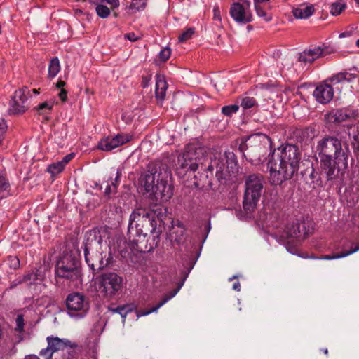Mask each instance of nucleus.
<instances>
[{"instance_id": "obj_1", "label": "nucleus", "mask_w": 359, "mask_h": 359, "mask_svg": "<svg viewBox=\"0 0 359 359\" xmlns=\"http://www.w3.org/2000/svg\"><path fill=\"white\" fill-rule=\"evenodd\" d=\"M200 169L203 172H198L200 182H195L196 187L205 186L212 188L213 171L215 169V177L220 184H226L233 180L238 172L236 156L232 151H225L219 158L210 159L202 154L201 149H198L193 144L187 145L184 151L178 156L177 172L179 175H185L189 171L195 172Z\"/></svg>"}, {"instance_id": "obj_8", "label": "nucleus", "mask_w": 359, "mask_h": 359, "mask_svg": "<svg viewBox=\"0 0 359 359\" xmlns=\"http://www.w3.org/2000/svg\"><path fill=\"white\" fill-rule=\"evenodd\" d=\"M98 286L105 298L113 299L121 291L123 278L114 272L103 273L98 278Z\"/></svg>"}, {"instance_id": "obj_33", "label": "nucleus", "mask_w": 359, "mask_h": 359, "mask_svg": "<svg viewBox=\"0 0 359 359\" xmlns=\"http://www.w3.org/2000/svg\"><path fill=\"white\" fill-rule=\"evenodd\" d=\"M76 347V344H72L68 346L65 351L63 352L62 358L63 359H76L77 352L74 349Z\"/></svg>"}, {"instance_id": "obj_14", "label": "nucleus", "mask_w": 359, "mask_h": 359, "mask_svg": "<svg viewBox=\"0 0 359 359\" xmlns=\"http://www.w3.org/2000/svg\"><path fill=\"white\" fill-rule=\"evenodd\" d=\"M299 174L305 183L313 188L322 185L320 173L315 170L313 163L309 160H304V162H302Z\"/></svg>"}, {"instance_id": "obj_5", "label": "nucleus", "mask_w": 359, "mask_h": 359, "mask_svg": "<svg viewBox=\"0 0 359 359\" xmlns=\"http://www.w3.org/2000/svg\"><path fill=\"white\" fill-rule=\"evenodd\" d=\"M83 242L84 257L88 266L93 271H99L111 264L113 257L111 254L104 259L101 249L102 238L96 232H88L86 234Z\"/></svg>"}, {"instance_id": "obj_35", "label": "nucleus", "mask_w": 359, "mask_h": 359, "mask_svg": "<svg viewBox=\"0 0 359 359\" xmlns=\"http://www.w3.org/2000/svg\"><path fill=\"white\" fill-rule=\"evenodd\" d=\"M346 4L339 2L333 3L330 6V13L332 15H339L345 9Z\"/></svg>"}, {"instance_id": "obj_48", "label": "nucleus", "mask_w": 359, "mask_h": 359, "mask_svg": "<svg viewBox=\"0 0 359 359\" xmlns=\"http://www.w3.org/2000/svg\"><path fill=\"white\" fill-rule=\"evenodd\" d=\"M213 19L214 20H217L219 22H221L222 20L220 11L218 6H215L213 8Z\"/></svg>"}, {"instance_id": "obj_17", "label": "nucleus", "mask_w": 359, "mask_h": 359, "mask_svg": "<svg viewBox=\"0 0 359 359\" xmlns=\"http://www.w3.org/2000/svg\"><path fill=\"white\" fill-rule=\"evenodd\" d=\"M131 140V136L126 134H117L114 137H106L100 140L97 148L104 151H111L113 149L121 146Z\"/></svg>"}, {"instance_id": "obj_54", "label": "nucleus", "mask_w": 359, "mask_h": 359, "mask_svg": "<svg viewBox=\"0 0 359 359\" xmlns=\"http://www.w3.org/2000/svg\"><path fill=\"white\" fill-rule=\"evenodd\" d=\"M232 288L234 290L239 292L241 290V284H240L239 281L235 282L233 284Z\"/></svg>"}, {"instance_id": "obj_29", "label": "nucleus", "mask_w": 359, "mask_h": 359, "mask_svg": "<svg viewBox=\"0 0 359 359\" xmlns=\"http://www.w3.org/2000/svg\"><path fill=\"white\" fill-rule=\"evenodd\" d=\"M54 101L50 100L39 104L34 109L39 115H45L50 114L54 106Z\"/></svg>"}, {"instance_id": "obj_45", "label": "nucleus", "mask_w": 359, "mask_h": 359, "mask_svg": "<svg viewBox=\"0 0 359 359\" xmlns=\"http://www.w3.org/2000/svg\"><path fill=\"white\" fill-rule=\"evenodd\" d=\"M112 312L118 313L123 318H125L128 313L126 306H119L115 309H111Z\"/></svg>"}, {"instance_id": "obj_19", "label": "nucleus", "mask_w": 359, "mask_h": 359, "mask_svg": "<svg viewBox=\"0 0 359 359\" xmlns=\"http://www.w3.org/2000/svg\"><path fill=\"white\" fill-rule=\"evenodd\" d=\"M313 95L318 102L327 104L333 99L334 89L331 85L323 81L316 87Z\"/></svg>"}, {"instance_id": "obj_63", "label": "nucleus", "mask_w": 359, "mask_h": 359, "mask_svg": "<svg viewBox=\"0 0 359 359\" xmlns=\"http://www.w3.org/2000/svg\"><path fill=\"white\" fill-rule=\"evenodd\" d=\"M356 46L359 48V39L356 41Z\"/></svg>"}, {"instance_id": "obj_28", "label": "nucleus", "mask_w": 359, "mask_h": 359, "mask_svg": "<svg viewBox=\"0 0 359 359\" xmlns=\"http://www.w3.org/2000/svg\"><path fill=\"white\" fill-rule=\"evenodd\" d=\"M16 326L15 331L18 333V341H21L23 339L22 334L25 332V319L22 314H18L15 318Z\"/></svg>"}, {"instance_id": "obj_62", "label": "nucleus", "mask_w": 359, "mask_h": 359, "mask_svg": "<svg viewBox=\"0 0 359 359\" xmlns=\"http://www.w3.org/2000/svg\"><path fill=\"white\" fill-rule=\"evenodd\" d=\"M245 146H246V145H241V146L239 147V149H240L241 151H243V149H244V147H245Z\"/></svg>"}, {"instance_id": "obj_53", "label": "nucleus", "mask_w": 359, "mask_h": 359, "mask_svg": "<svg viewBox=\"0 0 359 359\" xmlns=\"http://www.w3.org/2000/svg\"><path fill=\"white\" fill-rule=\"evenodd\" d=\"M151 80V76H142V87L147 88L149 85V83Z\"/></svg>"}, {"instance_id": "obj_57", "label": "nucleus", "mask_w": 359, "mask_h": 359, "mask_svg": "<svg viewBox=\"0 0 359 359\" xmlns=\"http://www.w3.org/2000/svg\"><path fill=\"white\" fill-rule=\"evenodd\" d=\"M24 359H40L37 355H29L25 356Z\"/></svg>"}, {"instance_id": "obj_20", "label": "nucleus", "mask_w": 359, "mask_h": 359, "mask_svg": "<svg viewBox=\"0 0 359 359\" xmlns=\"http://www.w3.org/2000/svg\"><path fill=\"white\" fill-rule=\"evenodd\" d=\"M356 77L357 75L355 74L348 73L347 72H341L333 74L332 76L326 79L325 81L333 87V86L344 81L350 83L353 81Z\"/></svg>"}, {"instance_id": "obj_44", "label": "nucleus", "mask_w": 359, "mask_h": 359, "mask_svg": "<svg viewBox=\"0 0 359 359\" xmlns=\"http://www.w3.org/2000/svg\"><path fill=\"white\" fill-rule=\"evenodd\" d=\"M7 130V125L4 118H0V145L4 139V135Z\"/></svg>"}, {"instance_id": "obj_39", "label": "nucleus", "mask_w": 359, "mask_h": 359, "mask_svg": "<svg viewBox=\"0 0 359 359\" xmlns=\"http://www.w3.org/2000/svg\"><path fill=\"white\" fill-rule=\"evenodd\" d=\"M257 15L263 18L266 22H269L272 19V15L270 13L266 12L261 6H257L255 7Z\"/></svg>"}, {"instance_id": "obj_47", "label": "nucleus", "mask_w": 359, "mask_h": 359, "mask_svg": "<svg viewBox=\"0 0 359 359\" xmlns=\"http://www.w3.org/2000/svg\"><path fill=\"white\" fill-rule=\"evenodd\" d=\"M173 229L175 230V226L177 227V229H180L181 231V236H183L185 235V228L184 226V224L182 222L177 221L176 224L172 222Z\"/></svg>"}, {"instance_id": "obj_26", "label": "nucleus", "mask_w": 359, "mask_h": 359, "mask_svg": "<svg viewBox=\"0 0 359 359\" xmlns=\"http://www.w3.org/2000/svg\"><path fill=\"white\" fill-rule=\"evenodd\" d=\"M359 250V244H357L355 247L352 248L349 250L347 251H343L340 253H334L332 255H324L320 257H316V259H324V260H332V259H336L339 258L345 257L346 256H348L357 251Z\"/></svg>"}, {"instance_id": "obj_59", "label": "nucleus", "mask_w": 359, "mask_h": 359, "mask_svg": "<svg viewBox=\"0 0 359 359\" xmlns=\"http://www.w3.org/2000/svg\"><path fill=\"white\" fill-rule=\"evenodd\" d=\"M322 351H323L325 355H327V353H328V350H327V348H323V349H322Z\"/></svg>"}, {"instance_id": "obj_42", "label": "nucleus", "mask_w": 359, "mask_h": 359, "mask_svg": "<svg viewBox=\"0 0 359 359\" xmlns=\"http://www.w3.org/2000/svg\"><path fill=\"white\" fill-rule=\"evenodd\" d=\"M10 187L8 179L0 172V193L6 191Z\"/></svg>"}, {"instance_id": "obj_12", "label": "nucleus", "mask_w": 359, "mask_h": 359, "mask_svg": "<svg viewBox=\"0 0 359 359\" xmlns=\"http://www.w3.org/2000/svg\"><path fill=\"white\" fill-rule=\"evenodd\" d=\"M250 1L248 0H240L234 2L230 8V15L237 22L247 24L252 21V15L250 10Z\"/></svg>"}, {"instance_id": "obj_58", "label": "nucleus", "mask_w": 359, "mask_h": 359, "mask_svg": "<svg viewBox=\"0 0 359 359\" xmlns=\"http://www.w3.org/2000/svg\"><path fill=\"white\" fill-rule=\"evenodd\" d=\"M33 93H35V94H39V89H33L32 90Z\"/></svg>"}, {"instance_id": "obj_21", "label": "nucleus", "mask_w": 359, "mask_h": 359, "mask_svg": "<svg viewBox=\"0 0 359 359\" xmlns=\"http://www.w3.org/2000/svg\"><path fill=\"white\" fill-rule=\"evenodd\" d=\"M44 278L45 275L41 271V267H39L36 268L24 275L22 279L24 283H26L28 285H33L38 283L39 282H42L44 280Z\"/></svg>"}, {"instance_id": "obj_49", "label": "nucleus", "mask_w": 359, "mask_h": 359, "mask_svg": "<svg viewBox=\"0 0 359 359\" xmlns=\"http://www.w3.org/2000/svg\"><path fill=\"white\" fill-rule=\"evenodd\" d=\"M125 39L134 42L140 39L139 36H137L134 32H130L128 34H126L124 36Z\"/></svg>"}, {"instance_id": "obj_40", "label": "nucleus", "mask_w": 359, "mask_h": 359, "mask_svg": "<svg viewBox=\"0 0 359 359\" xmlns=\"http://www.w3.org/2000/svg\"><path fill=\"white\" fill-rule=\"evenodd\" d=\"M346 114H347V120H353L359 117V109L351 107H344Z\"/></svg>"}, {"instance_id": "obj_50", "label": "nucleus", "mask_w": 359, "mask_h": 359, "mask_svg": "<svg viewBox=\"0 0 359 359\" xmlns=\"http://www.w3.org/2000/svg\"><path fill=\"white\" fill-rule=\"evenodd\" d=\"M110 5L112 9L119 6V0H102Z\"/></svg>"}, {"instance_id": "obj_37", "label": "nucleus", "mask_w": 359, "mask_h": 359, "mask_svg": "<svg viewBox=\"0 0 359 359\" xmlns=\"http://www.w3.org/2000/svg\"><path fill=\"white\" fill-rule=\"evenodd\" d=\"M147 4V0H132L129 8L131 10L141 11L145 8Z\"/></svg>"}, {"instance_id": "obj_61", "label": "nucleus", "mask_w": 359, "mask_h": 359, "mask_svg": "<svg viewBox=\"0 0 359 359\" xmlns=\"http://www.w3.org/2000/svg\"><path fill=\"white\" fill-rule=\"evenodd\" d=\"M237 278V276H233V277L229 278V281H231V280H233L234 278Z\"/></svg>"}, {"instance_id": "obj_56", "label": "nucleus", "mask_w": 359, "mask_h": 359, "mask_svg": "<svg viewBox=\"0 0 359 359\" xmlns=\"http://www.w3.org/2000/svg\"><path fill=\"white\" fill-rule=\"evenodd\" d=\"M13 260H14L13 268L17 269L20 266L19 259L17 257H15Z\"/></svg>"}, {"instance_id": "obj_51", "label": "nucleus", "mask_w": 359, "mask_h": 359, "mask_svg": "<svg viewBox=\"0 0 359 359\" xmlns=\"http://www.w3.org/2000/svg\"><path fill=\"white\" fill-rule=\"evenodd\" d=\"M58 96H59L60 99L62 102L67 101V91L65 89H64V88H62L60 92L58 94Z\"/></svg>"}, {"instance_id": "obj_18", "label": "nucleus", "mask_w": 359, "mask_h": 359, "mask_svg": "<svg viewBox=\"0 0 359 359\" xmlns=\"http://www.w3.org/2000/svg\"><path fill=\"white\" fill-rule=\"evenodd\" d=\"M161 175V173L158 172L156 167H154L140 176L139 183L141 189H143L144 191V194L147 193L151 195L154 188L156 184H155L156 180H157Z\"/></svg>"}, {"instance_id": "obj_60", "label": "nucleus", "mask_w": 359, "mask_h": 359, "mask_svg": "<svg viewBox=\"0 0 359 359\" xmlns=\"http://www.w3.org/2000/svg\"><path fill=\"white\" fill-rule=\"evenodd\" d=\"M345 36H346V33H345V32L341 33V34H339V38L344 37Z\"/></svg>"}, {"instance_id": "obj_2", "label": "nucleus", "mask_w": 359, "mask_h": 359, "mask_svg": "<svg viewBox=\"0 0 359 359\" xmlns=\"http://www.w3.org/2000/svg\"><path fill=\"white\" fill-rule=\"evenodd\" d=\"M302 162H304L302 152L297 144L286 143L274 149L269 156L267 163L271 184L280 185L297 176Z\"/></svg>"}, {"instance_id": "obj_7", "label": "nucleus", "mask_w": 359, "mask_h": 359, "mask_svg": "<svg viewBox=\"0 0 359 359\" xmlns=\"http://www.w3.org/2000/svg\"><path fill=\"white\" fill-rule=\"evenodd\" d=\"M264 184V177L260 173L250 174L245 177L243 207L246 213H251L256 208Z\"/></svg>"}, {"instance_id": "obj_6", "label": "nucleus", "mask_w": 359, "mask_h": 359, "mask_svg": "<svg viewBox=\"0 0 359 359\" xmlns=\"http://www.w3.org/2000/svg\"><path fill=\"white\" fill-rule=\"evenodd\" d=\"M56 279H63L67 283L77 284L81 279V263L78 257L72 252H64L55 268Z\"/></svg>"}, {"instance_id": "obj_41", "label": "nucleus", "mask_w": 359, "mask_h": 359, "mask_svg": "<svg viewBox=\"0 0 359 359\" xmlns=\"http://www.w3.org/2000/svg\"><path fill=\"white\" fill-rule=\"evenodd\" d=\"M171 241L176 243L178 245H180L184 241V236H181V231L180 229L174 230L171 233Z\"/></svg>"}, {"instance_id": "obj_24", "label": "nucleus", "mask_w": 359, "mask_h": 359, "mask_svg": "<svg viewBox=\"0 0 359 359\" xmlns=\"http://www.w3.org/2000/svg\"><path fill=\"white\" fill-rule=\"evenodd\" d=\"M286 233L289 237L299 238L302 234L306 236L307 233L305 231L304 224L299 222H293L286 227Z\"/></svg>"}, {"instance_id": "obj_11", "label": "nucleus", "mask_w": 359, "mask_h": 359, "mask_svg": "<svg viewBox=\"0 0 359 359\" xmlns=\"http://www.w3.org/2000/svg\"><path fill=\"white\" fill-rule=\"evenodd\" d=\"M334 52L333 47L323 43L321 46H314L304 50L299 54L298 60L305 65L312 64L317 59L325 57Z\"/></svg>"}, {"instance_id": "obj_13", "label": "nucleus", "mask_w": 359, "mask_h": 359, "mask_svg": "<svg viewBox=\"0 0 359 359\" xmlns=\"http://www.w3.org/2000/svg\"><path fill=\"white\" fill-rule=\"evenodd\" d=\"M48 346L41 350L39 355L44 359H53L54 353L65 351L71 345V341L67 339H60L57 337L48 336L46 338Z\"/></svg>"}, {"instance_id": "obj_10", "label": "nucleus", "mask_w": 359, "mask_h": 359, "mask_svg": "<svg viewBox=\"0 0 359 359\" xmlns=\"http://www.w3.org/2000/svg\"><path fill=\"white\" fill-rule=\"evenodd\" d=\"M196 258L194 256H191L189 258V261L187 263V265L185 266V270H184L182 273L183 276V278L181 281V283H179V286L177 289H175L172 291H171L169 294H165L163 299L154 306L151 307V309H145L139 311V316H147L149 315L153 312L156 311L160 307H161L163 305H164L167 302H168L170 299H171L173 297L176 295V294L178 292L180 288L184 284L186 278H187L189 273L193 269L194 264H196Z\"/></svg>"}, {"instance_id": "obj_64", "label": "nucleus", "mask_w": 359, "mask_h": 359, "mask_svg": "<svg viewBox=\"0 0 359 359\" xmlns=\"http://www.w3.org/2000/svg\"><path fill=\"white\" fill-rule=\"evenodd\" d=\"M355 1L359 6V0H355Z\"/></svg>"}, {"instance_id": "obj_15", "label": "nucleus", "mask_w": 359, "mask_h": 359, "mask_svg": "<svg viewBox=\"0 0 359 359\" xmlns=\"http://www.w3.org/2000/svg\"><path fill=\"white\" fill-rule=\"evenodd\" d=\"M29 94V89L25 87L15 91L11 101L9 112L11 114H19L28 109L27 100Z\"/></svg>"}, {"instance_id": "obj_23", "label": "nucleus", "mask_w": 359, "mask_h": 359, "mask_svg": "<svg viewBox=\"0 0 359 359\" xmlns=\"http://www.w3.org/2000/svg\"><path fill=\"white\" fill-rule=\"evenodd\" d=\"M327 119L333 123H339L347 120V114L344 108L332 110L327 114Z\"/></svg>"}, {"instance_id": "obj_30", "label": "nucleus", "mask_w": 359, "mask_h": 359, "mask_svg": "<svg viewBox=\"0 0 359 359\" xmlns=\"http://www.w3.org/2000/svg\"><path fill=\"white\" fill-rule=\"evenodd\" d=\"M60 70V64L57 57L51 59L48 66V77L54 78Z\"/></svg>"}, {"instance_id": "obj_25", "label": "nucleus", "mask_w": 359, "mask_h": 359, "mask_svg": "<svg viewBox=\"0 0 359 359\" xmlns=\"http://www.w3.org/2000/svg\"><path fill=\"white\" fill-rule=\"evenodd\" d=\"M314 11V6L313 5H309L303 8H293L292 13L296 18L306 19L311 16Z\"/></svg>"}, {"instance_id": "obj_43", "label": "nucleus", "mask_w": 359, "mask_h": 359, "mask_svg": "<svg viewBox=\"0 0 359 359\" xmlns=\"http://www.w3.org/2000/svg\"><path fill=\"white\" fill-rule=\"evenodd\" d=\"M171 50L169 48H165L159 53V59L161 62H166L170 57Z\"/></svg>"}, {"instance_id": "obj_3", "label": "nucleus", "mask_w": 359, "mask_h": 359, "mask_svg": "<svg viewBox=\"0 0 359 359\" xmlns=\"http://www.w3.org/2000/svg\"><path fill=\"white\" fill-rule=\"evenodd\" d=\"M317 151L320 168L327 180H336L344 174L351 154L346 142L342 143L334 136L326 135L318 141Z\"/></svg>"}, {"instance_id": "obj_31", "label": "nucleus", "mask_w": 359, "mask_h": 359, "mask_svg": "<svg viewBox=\"0 0 359 359\" xmlns=\"http://www.w3.org/2000/svg\"><path fill=\"white\" fill-rule=\"evenodd\" d=\"M241 107L243 109H248L255 107H257L258 104L254 97L244 95L241 97Z\"/></svg>"}, {"instance_id": "obj_55", "label": "nucleus", "mask_w": 359, "mask_h": 359, "mask_svg": "<svg viewBox=\"0 0 359 359\" xmlns=\"http://www.w3.org/2000/svg\"><path fill=\"white\" fill-rule=\"evenodd\" d=\"M66 85V83L65 81H62V80H59L57 83H56V88H63V87Z\"/></svg>"}, {"instance_id": "obj_9", "label": "nucleus", "mask_w": 359, "mask_h": 359, "mask_svg": "<svg viewBox=\"0 0 359 359\" xmlns=\"http://www.w3.org/2000/svg\"><path fill=\"white\" fill-rule=\"evenodd\" d=\"M65 304L68 315L76 319L84 318L90 309L88 298L80 292H74L69 294Z\"/></svg>"}, {"instance_id": "obj_46", "label": "nucleus", "mask_w": 359, "mask_h": 359, "mask_svg": "<svg viewBox=\"0 0 359 359\" xmlns=\"http://www.w3.org/2000/svg\"><path fill=\"white\" fill-rule=\"evenodd\" d=\"M75 156V154L74 153H70L66 156H65L62 161H60V162L62 163V164L65 167V165L71 161L72 160Z\"/></svg>"}, {"instance_id": "obj_4", "label": "nucleus", "mask_w": 359, "mask_h": 359, "mask_svg": "<svg viewBox=\"0 0 359 359\" xmlns=\"http://www.w3.org/2000/svg\"><path fill=\"white\" fill-rule=\"evenodd\" d=\"M163 221L156 212L145 208L135 209L130 216L128 228V241L132 248L137 251H143L140 244L144 242L148 236H152L153 241L159 240L163 232Z\"/></svg>"}, {"instance_id": "obj_32", "label": "nucleus", "mask_w": 359, "mask_h": 359, "mask_svg": "<svg viewBox=\"0 0 359 359\" xmlns=\"http://www.w3.org/2000/svg\"><path fill=\"white\" fill-rule=\"evenodd\" d=\"M239 108L240 106L237 104L226 105L222 107V113L227 117H231L238 111Z\"/></svg>"}, {"instance_id": "obj_52", "label": "nucleus", "mask_w": 359, "mask_h": 359, "mask_svg": "<svg viewBox=\"0 0 359 359\" xmlns=\"http://www.w3.org/2000/svg\"><path fill=\"white\" fill-rule=\"evenodd\" d=\"M24 282L22 281V278H18V279H15L13 281L11 282L10 286H9V289L10 290H12L13 288H15L16 286H18V285L21 284V283H23Z\"/></svg>"}, {"instance_id": "obj_36", "label": "nucleus", "mask_w": 359, "mask_h": 359, "mask_svg": "<svg viewBox=\"0 0 359 359\" xmlns=\"http://www.w3.org/2000/svg\"><path fill=\"white\" fill-rule=\"evenodd\" d=\"M195 32V29L194 27L187 28L185 31H184L178 37V40L180 42H185L187 40L190 39Z\"/></svg>"}, {"instance_id": "obj_22", "label": "nucleus", "mask_w": 359, "mask_h": 359, "mask_svg": "<svg viewBox=\"0 0 359 359\" xmlns=\"http://www.w3.org/2000/svg\"><path fill=\"white\" fill-rule=\"evenodd\" d=\"M168 84L165 81V76L161 74L156 75V90L155 95L156 100H163L165 97Z\"/></svg>"}, {"instance_id": "obj_16", "label": "nucleus", "mask_w": 359, "mask_h": 359, "mask_svg": "<svg viewBox=\"0 0 359 359\" xmlns=\"http://www.w3.org/2000/svg\"><path fill=\"white\" fill-rule=\"evenodd\" d=\"M173 195V187L168 184V180L161 176L157 179L156 184L149 197L161 202L168 201Z\"/></svg>"}, {"instance_id": "obj_27", "label": "nucleus", "mask_w": 359, "mask_h": 359, "mask_svg": "<svg viewBox=\"0 0 359 359\" xmlns=\"http://www.w3.org/2000/svg\"><path fill=\"white\" fill-rule=\"evenodd\" d=\"M121 176V172L117 170L116 175L114 181L111 182V184H108L105 188L104 195L111 197V195H114L116 194L117 188L120 182V178Z\"/></svg>"}, {"instance_id": "obj_38", "label": "nucleus", "mask_w": 359, "mask_h": 359, "mask_svg": "<svg viewBox=\"0 0 359 359\" xmlns=\"http://www.w3.org/2000/svg\"><path fill=\"white\" fill-rule=\"evenodd\" d=\"M96 13L97 15L102 18H107L110 14L109 8L102 4H99L96 6Z\"/></svg>"}, {"instance_id": "obj_34", "label": "nucleus", "mask_w": 359, "mask_h": 359, "mask_svg": "<svg viewBox=\"0 0 359 359\" xmlns=\"http://www.w3.org/2000/svg\"><path fill=\"white\" fill-rule=\"evenodd\" d=\"M65 168V166L60 161L50 164L48 168V172L52 175L60 173Z\"/></svg>"}]
</instances>
